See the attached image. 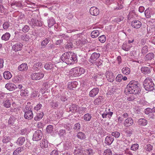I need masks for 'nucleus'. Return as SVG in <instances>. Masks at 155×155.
<instances>
[{"label":"nucleus","mask_w":155,"mask_h":155,"mask_svg":"<svg viewBox=\"0 0 155 155\" xmlns=\"http://www.w3.org/2000/svg\"><path fill=\"white\" fill-rule=\"evenodd\" d=\"M61 59L62 61L68 65L72 64L78 61L76 54L70 51L64 53L61 56Z\"/></svg>","instance_id":"nucleus-1"},{"label":"nucleus","mask_w":155,"mask_h":155,"mask_svg":"<svg viewBox=\"0 0 155 155\" xmlns=\"http://www.w3.org/2000/svg\"><path fill=\"white\" fill-rule=\"evenodd\" d=\"M139 84L137 81L132 80L130 82L127 86V91L130 94H136L140 91Z\"/></svg>","instance_id":"nucleus-2"},{"label":"nucleus","mask_w":155,"mask_h":155,"mask_svg":"<svg viewBox=\"0 0 155 155\" xmlns=\"http://www.w3.org/2000/svg\"><path fill=\"white\" fill-rule=\"evenodd\" d=\"M143 83V87L146 90L151 91L154 89V84L151 78H146Z\"/></svg>","instance_id":"nucleus-3"},{"label":"nucleus","mask_w":155,"mask_h":155,"mask_svg":"<svg viewBox=\"0 0 155 155\" xmlns=\"http://www.w3.org/2000/svg\"><path fill=\"white\" fill-rule=\"evenodd\" d=\"M71 72H72L74 76L77 77L84 74L85 72V70L83 68L81 67H77L72 69Z\"/></svg>","instance_id":"nucleus-4"},{"label":"nucleus","mask_w":155,"mask_h":155,"mask_svg":"<svg viewBox=\"0 0 155 155\" xmlns=\"http://www.w3.org/2000/svg\"><path fill=\"white\" fill-rule=\"evenodd\" d=\"M23 110L25 112L24 117L25 119L30 120L33 118V114L32 111L28 106H26Z\"/></svg>","instance_id":"nucleus-5"},{"label":"nucleus","mask_w":155,"mask_h":155,"mask_svg":"<svg viewBox=\"0 0 155 155\" xmlns=\"http://www.w3.org/2000/svg\"><path fill=\"white\" fill-rule=\"evenodd\" d=\"M44 76V74L43 73H35L32 74L31 75V77L33 80H38L43 78Z\"/></svg>","instance_id":"nucleus-6"},{"label":"nucleus","mask_w":155,"mask_h":155,"mask_svg":"<svg viewBox=\"0 0 155 155\" xmlns=\"http://www.w3.org/2000/svg\"><path fill=\"white\" fill-rule=\"evenodd\" d=\"M42 136V133L40 130L36 131L33 136V140L34 141H38L40 140Z\"/></svg>","instance_id":"nucleus-7"},{"label":"nucleus","mask_w":155,"mask_h":155,"mask_svg":"<svg viewBox=\"0 0 155 155\" xmlns=\"http://www.w3.org/2000/svg\"><path fill=\"white\" fill-rule=\"evenodd\" d=\"M28 22L33 28L35 26H41L42 25V23L41 21L35 18H31Z\"/></svg>","instance_id":"nucleus-8"},{"label":"nucleus","mask_w":155,"mask_h":155,"mask_svg":"<svg viewBox=\"0 0 155 155\" xmlns=\"http://www.w3.org/2000/svg\"><path fill=\"white\" fill-rule=\"evenodd\" d=\"M155 13V9L154 8H148L145 11L144 14L145 17L147 18L151 17V15H154Z\"/></svg>","instance_id":"nucleus-9"},{"label":"nucleus","mask_w":155,"mask_h":155,"mask_svg":"<svg viewBox=\"0 0 155 155\" xmlns=\"http://www.w3.org/2000/svg\"><path fill=\"white\" fill-rule=\"evenodd\" d=\"M106 77L108 81L110 82H113L114 80V76L113 73L109 71H108L106 73Z\"/></svg>","instance_id":"nucleus-10"},{"label":"nucleus","mask_w":155,"mask_h":155,"mask_svg":"<svg viewBox=\"0 0 155 155\" xmlns=\"http://www.w3.org/2000/svg\"><path fill=\"white\" fill-rule=\"evenodd\" d=\"M100 56V54L99 53H93L91 54L89 61L92 64H94Z\"/></svg>","instance_id":"nucleus-11"},{"label":"nucleus","mask_w":155,"mask_h":155,"mask_svg":"<svg viewBox=\"0 0 155 155\" xmlns=\"http://www.w3.org/2000/svg\"><path fill=\"white\" fill-rule=\"evenodd\" d=\"M69 111L72 113H74L76 112H78L79 113H81V111L78 110V106L76 104H72L70 105Z\"/></svg>","instance_id":"nucleus-12"},{"label":"nucleus","mask_w":155,"mask_h":155,"mask_svg":"<svg viewBox=\"0 0 155 155\" xmlns=\"http://www.w3.org/2000/svg\"><path fill=\"white\" fill-rule=\"evenodd\" d=\"M142 23L141 22L138 20H134L131 23V25L135 28H139L141 26Z\"/></svg>","instance_id":"nucleus-13"},{"label":"nucleus","mask_w":155,"mask_h":155,"mask_svg":"<svg viewBox=\"0 0 155 155\" xmlns=\"http://www.w3.org/2000/svg\"><path fill=\"white\" fill-rule=\"evenodd\" d=\"M23 80V76L20 74L16 75L12 78V81L15 83L22 82Z\"/></svg>","instance_id":"nucleus-14"},{"label":"nucleus","mask_w":155,"mask_h":155,"mask_svg":"<svg viewBox=\"0 0 155 155\" xmlns=\"http://www.w3.org/2000/svg\"><path fill=\"white\" fill-rule=\"evenodd\" d=\"M134 123V120L132 118L128 117L124 120V124L125 127H128L132 126Z\"/></svg>","instance_id":"nucleus-15"},{"label":"nucleus","mask_w":155,"mask_h":155,"mask_svg":"<svg viewBox=\"0 0 155 155\" xmlns=\"http://www.w3.org/2000/svg\"><path fill=\"white\" fill-rule=\"evenodd\" d=\"M5 87L9 91H13L17 88L15 84L12 83H8L6 84Z\"/></svg>","instance_id":"nucleus-16"},{"label":"nucleus","mask_w":155,"mask_h":155,"mask_svg":"<svg viewBox=\"0 0 155 155\" xmlns=\"http://www.w3.org/2000/svg\"><path fill=\"white\" fill-rule=\"evenodd\" d=\"M137 100L134 101L135 102V104L138 105L139 106H142L147 105L148 104V103L143 99L138 98Z\"/></svg>","instance_id":"nucleus-17"},{"label":"nucleus","mask_w":155,"mask_h":155,"mask_svg":"<svg viewBox=\"0 0 155 155\" xmlns=\"http://www.w3.org/2000/svg\"><path fill=\"white\" fill-rule=\"evenodd\" d=\"M23 45L20 43H17L12 47L13 50L15 52L21 51L22 49Z\"/></svg>","instance_id":"nucleus-18"},{"label":"nucleus","mask_w":155,"mask_h":155,"mask_svg":"<svg viewBox=\"0 0 155 155\" xmlns=\"http://www.w3.org/2000/svg\"><path fill=\"white\" fill-rule=\"evenodd\" d=\"M99 91V90L98 88H94L90 91L89 96L92 97H95L98 93Z\"/></svg>","instance_id":"nucleus-19"},{"label":"nucleus","mask_w":155,"mask_h":155,"mask_svg":"<svg viewBox=\"0 0 155 155\" xmlns=\"http://www.w3.org/2000/svg\"><path fill=\"white\" fill-rule=\"evenodd\" d=\"M90 14L96 16L98 15L99 11L98 8L95 7H92L90 9Z\"/></svg>","instance_id":"nucleus-20"},{"label":"nucleus","mask_w":155,"mask_h":155,"mask_svg":"<svg viewBox=\"0 0 155 155\" xmlns=\"http://www.w3.org/2000/svg\"><path fill=\"white\" fill-rule=\"evenodd\" d=\"M114 140V138L111 136H107L105 140V143L107 145H111Z\"/></svg>","instance_id":"nucleus-21"},{"label":"nucleus","mask_w":155,"mask_h":155,"mask_svg":"<svg viewBox=\"0 0 155 155\" xmlns=\"http://www.w3.org/2000/svg\"><path fill=\"white\" fill-rule=\"evenodd\" d=\"M28 69V66L26 63L22 64L18 67V69L20 71H27Z\"/></svg>","instance_id":"nucleus-22"},{"label":"nucleus","mask_w":155,"mask_h":155,"mask_svg":"<svg viewBox=\"0 0 155 155\" xmlns=\"http://www.w3.org/2000/svg\"><path fill=\"white\" fill-rule=\"evenodd\" d=\"M25 137H21L18 138L16 141L17 144L19 146L23 145L25 141Z\"/></svg>","instance_id":"nucleus-23"},{"label":"nucleus","mask_w":155,"mask_h":155,"mask_svg":"<svg viewBox=\"0 0 155 155\" xmlns=\"http://www.w3.org/2000/svg\"><path fill=\"white\" fill-rule=\"evenodd\" d=\"M71 147V143L69 140L65 141L63 144L64 150H68Z\"/></svg>","instance_id":"nucleus-24"},{"label":"nucleus","mask_w":155,"mask_h":155,"mask_svg":"<svg viewBox=\"0 0 155 155\" xmlns=\"http://www.w3.org/2000/svg\"><path fill=\"white\" fill-rule=\"evenodd\" d=\"M138 124L141 126H145L147 124V121L144 118H140L138 121Z\"/></svg>","instance_id":"nucleus-25"},{"label":"nucleus","mask_w":155,"mask_h":155,"mask_svg":"<svg viewBox=\"0 0 155 155\" xmlns=\"http://www.w3.org/2000/svg\"><path fill=\"white\" fill-rule=\"evenodd\" d=\"M48 26L51 28L52 26L55 23V21L53 17H50L47 20Z\"/></svg>","instance_id":"nucleus-26"},{"label":"nucleus","mask_w":155,"mask_h":155,"mask_svg":"<svg viewBox=\"0 0 155 155\" xmlns=\"http://www.w3.org/2000/svg\"><path fill=\"white\" fill-rule=\"evenodd\" d=\"M42 67V64L41 62H38L35 64L33 67V69L35 71L38 70Z\"/></svg>","instance_id":"nucleus-27"},{"label":"nucleus","mask_w":155,"mask_h":155,"mask_svg":"<svg viewBox=\"0 0 155 155\" xmlns=\"http://www.w3.org/2000/svg\"><path fill=\"white\" fill-rule=\"evenodd\" d=\"M44 115L43 112H39L36 114V116L34 117V120L35 121L39 120L43 117Z\"/></svg>","instance_id":"nucleus-28"},{"label":"nucleus","mask_w":155,"mask_h":155,"mask_svg":"<svg viewBox=\"0 0 155 155\" xmlns=\"http://www.w3.org/2000/svg\"><path fill=\"white\" fill-rule=\"evenodd\" d=\"M3 75L4 78L5 79L8 80L10 79L12 77V75L11 73L8 71H6L3 73Z\"/></svg>","instance_id":"nucleus-29"},{"label":"nucleus","mask_w":155,"mask_h":155,"mask_svg":"<svg viewBox=\"0 0 155 155\" xmlns=\"http://www.w3.org/2000/svg\"><path fill=\"white\" fill-rule=\"evenodd\" d=\"M2 105L5 107L8 108L11 106V104L9 100H4L2 103Z\"/></svg>","instance_id":"nucleus-30"},{"label":"nucleus","mask_w":155,"mask_h":155,"mask_svg":"<svg viewBox=\"0 0 155 155\" xmlns=\"http://www.w3.org/2000/svg\"><path fill=\"white\" fill-rule=\"evenodd\" d=\"M144 149L145 152H150L153 150V146L150 144H147L144 147Z\"/></svg>","instance_id":"nucleus-31"},{"label":"nucleus","mask_w":155,"mask_h":155,"mask_svg":"<svg viewBox=\"0 0 155 155\" xmlns=\"http://www.w3.org/2000/svg\"><path fill=\"white\" fill-rule=\"evenodd\" d=\"M10 36L11 35L9 33L6 32L2 35L1 39L2 40L7 41L9 39Z\"/></svg>","instance_id":"nucleus-32"},{"label":"nucleus","mask_w":155,"mask_h":155,"mask_svg":"<svg viewBox=\"0 0 155 155\" xmlns=\"http://www.w3.org/2000/svg\"><path fill=\"white\" fill-rule=\"evenodd\" d=\"M94 153V152L92 149L88 148L84 150V154L86 155H93Z\"/></svg>","instance_id":"nucleus-33"},{"label":"nucleus","mask_w":155,"mask_h":155,"mask_svg":"<svg viewBox=\"0 0 155 155\" xmlns=\"http://www.w3.org/2000/svg\"><path fill=\"white\" fill-rule=\"evenodd\" d=\"M131 47V46L127 43H124L122 45V48L124 51H128Z\"/></svg>","instance_id":"nucleus-34"},{"label":"nucleus","mask_w":155,"mask_h":155,"mask_svg":"<svg viewBox=\"0 0 155 155\" xmlns=\"http://www.w3.org/2000/svg\"><path fill=\"white\" fill-rule=\"evenodd\" d=\"M154 55L153 53H150L147 54L145 57L146 61H150L152 60L154 57Z\"/></svg>","instance_id":"nucleus-35"},{"label":"nucleus","mask_w":155,"mask_h":155,"mask_svg":"<svg viewBox=\"0 0 155 155\" xmlns=\"http://www.w3.org/2000/svg\"><path fill=\"white\" fill-rule=\"evenodd\" d=\"M40 146L42 148H46L48 147L47 141L45 139H43L40 143Z\"/></svg>","instance_id":"nucleus-36"},{"label":"nucleus","mask_w":155,"mask_h":155,"mask_svg":"<svg viewBox=\"0 0 155 155\" xmlns=\"http://www.w3.org/2000/svg\"><path fill=\"white\" fill-rule=\"evenodd\" d=\"M141 71L142 72L145 74H149L150 72V68L147 67H142Z\"/></svg>","instance_id":"nucleus-37"},{"label":"nucleus","mask_w":155,"mask_h":155,"mask_svg":"<svg viewBox=\"0 0 155 155\" xmlns=\"http://www.w3.org/2000/svg\"><path fill=\"white\" fill-rule=\"evenodd\" d=\"M122 72L124 74L127 75L130 73V69L127 67H124L122 69Z\"/></svg>","instance_id":"nucleus-38"},{"label":"nucleus","mask_w":155,"mask_h":155,"mask_svg":"<svg viewBox=\"0 0 155 155\" xmlns=\"http://www.w3.org/2000/svg\"><path fill=\"white\" fill-rule=\"evenodd\" d=\"M99 34V31L97 30H95L92 32L91 34V36L92 38H95L98 36Z\"/></svg>","instance_id":"nucleus-39"},{"label":"nucleus","mask_w":155,"mask_h":155,"mask_svg":"<svg viewBox=\"0 0 155 155\" xmlns=\"http://www.w3.org/2000/svg\"><path fill=\"white\" fill-rule=\"evenodd\" d=\"M77 136L78 138L81 140L84 139L86 137L85 134L81 132H79L77 134Z\"/></svg>","instance_id":"nucleus-40"},{"label":"nucleus","mask_w":155,"mask_h":155,"mask_svg":"<svg viewBox=\"0 0 155 155\" xmlns=\"http://www.w3.org/2000/svg\"><path fill=\"white\" fill-rule=\"evenodd\" d=\"M58 134L60 138H64L66 135V130L64 129L60 130L58 132Z\"/></svg>","instance_id":"nucleus-41"},{"label":"nucleus","mask_w":155,"mask_h":155,"mask_svg":"<svg viewBox=\"0 0 155 155\" xmlns=\"http://www.w3.org/2000/svg\"><path fill=\"white\" fill-rule=\"evenodd\" d=\"M24 150L23 147H19L15 150L13 153V155H18Z\"/></svg>","instance_id":"nucleus-42"},{"label":"nucleus","mask_w":155,"mask_h":155,"mask_svg":"<svg viewBox=\"0 0 155 155\" xmlns=\"http://www.w3.org/2000/svg\"><path fill=\"white\" fill-rule=\"evenodd\" d=\"M77 82L76 81H73L71 83L69 82L68 83V87L71 89L75 88L77 87Z\"/></svg>","instance_id":"nucleus-43"},{"label":"nucleus","mask_w":155,"mask_h":155,"mask_svg":"<svg viewBox=\"0 0 155 155\" xmlns=\"http://www.w3.org/2000/svg\"><path fill=\"white\" fill-rule=\"evenodd\" d=\"M50 41V40L48 38H45L41 42V45L42 47H45L48 43Z\"/></svg>","instance_id":"nucleus-44"},{"label":"nucleus","mask_w":155,"mask_h":155,"mask_svg":"<svg viewBox=\"0 0 155 155\" xmlns=\"http://www.w3.org/2000/svg\"><path fill=\"white\" fill-rule=\"evenodd\" d=\"M86 43L85 40H79L76 42V45L78 47H80L83 46Z\"/></svg>","instance_id":"nucleus-45"},{"label":"nucleus","mask_w":155,"mask_h":155,"mask_svg":"<svg viewBox=\"0 0 155 155\" xmlns=\"http://www.w3.org/2000/svg\"><path fill=\"white\" fill-rule=\"evenodd\" d=\"M53 64L51 62H49L45 65L44 67L47 70H51L53 68Z\"/></svg>","instance_id":"nucleus-46"},{"label":"nucleus","mask_w":155,"mask_h":155,"mask_svg":"<svg viewBox=\"0 0 155 155\" xmlns=\"http://www.w3.org/2000/svg\"><path fill=\"white\" fill-rule=\"evenodd\" d=\"M91 116L90 114L87 113L84 115L83 118L85 121H89L91 118Z\"/></svg>","instance_id":"nucleus-47"},{"label":"nucleus","mask_w":155,"mask_h":155,"mask_svg":"<svg viewBox=\"0 0 155 155\" xmlns=\"http://www.w3.org/2000/svg\"><path fill=\"white\" fill-rule=\"evenodd\" d=\"M124 131L127 137H130L133 133V130L130 129H126Z\"/></svg>","instance_id":"nucleus-48"},{"label":"nucleus","mask_w":155,"mask_h":155,"mask_svg":"<svg viewBox=\"0 0 155 155\" xmlns=\"http://www.w3.org/2000/svg\"><path fill=\"white\" fill-rule=\"evenodd\" d=\"M139 144L137 143L133 144L130 147V149L134 151L137 150L139 148Z\"/></svg>","instance_id":"nucleus-49"},{"label":"nucleus","mask_w":155,"mask_h":155,"mask_svg":"<svg viewBox=\"0 0 155 155\" xmlns=\"http://www.w3.org/2000/svg\"><path fill=\"white\" fill-rule=\"evenodd\" d=\"M10 23L8 21L5 22L2 25L3 28L4 30H7L9 27Z\"/></svg>","instance_id":"nucleus-50"},{"label":"nucleus","mask_w":155,"mask_h":155,"mask_svg":"<svg viewBox=\"0 0 155 155\" xmlns=\"http://www.w3.org/2000/svg\"><path fill=\"white\" fill-rule=\"evenodd\" d=\"M137 95L136 94H133L131 95L129 97L127 98V100L128 101H132L136 99Z\"/></svg>","instance_id":"nucleus-51"},{"label":"nucleus","mask_w":155,"mask_h":155,"mask_svg":"<svg viewBox=\"0 0 155 155\" xmlns=\"http://www.w3.org/2000/svg\"><path fill=\"white\" fill-rule=\"evenodd\" d=\"M28 93V91L26 89L21 90L20 91V95L22 96H26L27 95Z\"/></svg>","instance_id":"nucleus-52"},{"label":"nucleus","mask_w":155,"mask_h":155,"mask_svg":"<svg viewBox=\"0 0 155 155\" xmlns=\"http://www.w3.org/2000/svg\"><path fill=\"white\" fill-rule=\"evenodd\" d=\"M46 131L48 133H51L53 131V126L51 125L48 126L46 128Z\"/></svg>","instance_id":"nucleus-53"},{"label":"nucleus","mask_w":155,"mask_h":155,"mask_svg":"<svg viewBox=\"0 0 155 155\" xmlns=\"http://www.w3.org/2000/svg\"><path fill=\"white\" fill-rule=\"evenodd\" d=\"M148 47L147 45L144 46L142 48L141 50V53L142 54H145L148 51Z\"/></svg>","instance_id":"nucleus-54"},{"label":"nucleus","mask_w":155,"mask_h":155,"mask_svg":"<svg viewBox=\"0 0 155 155\" xmlns=\"http://www.w3.org/2000/svg\"><path fill=\"white\" fill-rule=\"evenodd\" d=\"M103 154L104 155H112V151L110 149H108L104 151Z\"/></svg>","instance_id":"nucleus-55"},{"label":"nucleus","mask_w":155,"mask_h":155,"mask_svg":"<svg viewBox=\"0 0 155 155\" xmlns=\"http://www.w3.org/2000/svg\"><path fill=\"white\" fill-rule=\"evenodd\" d=\"M15 119L13 117H11L8 120V124L9 125H12L14 123Z\"/></svg>","instance_id":"nucleus-56"},{"label":"nucleus","mask_w":155,"mask_h":155,"mask_svg":"<svg viewBox=\"0 0 155 155\" xmlns=\"http://www.w3.org/2000/svg\"><path fill=\"white\" fill-rule=\"evenodd\" d=\"M111 135L115 138H118L120 136V133L117 131H115L112 132Z\"/></svg>","instance_id":"nucleus-57"},{"label":"nucleus","mask_w":155,"mask_h":155,"mask_svg":"<svg viewBox=\"0 0 155 155\" xmlns=\"http://www.w3.org/2000/svg\"><path fill=\"white\" fill-rule=\"evenodd\" d=\"M99 40L101 43H104L106 41V38L105 35H102L98 38Z\"/></svg>","instance_id":"nucleus-58"},{"label":"nucleus","mask_w":155,"mask_h":155,"mask_svg":"<svg viewBox=\"0 0 155 155\" xmlns=\"http://www.w3.org/2000/svg\"><path fill=\"white\" fill-rule=\"evenodd\" d=\"M6 9L2 5H0V14H3L6 12Z\"/></svg>","instance_id":"nucleus-59"},{"label":"nucleus","mask_w":155,"mask_h":155,"mask_svg":"<svg viewBox=\"0 0 155 155\" xmlns=\"http://www.w3.org/2000/svg\"><path fill=\"white\" fill-rule=\"evenodd\" d=\"M10 140V138L9 137L5 136L4 137L2 140V141L3 143H8Z\"/></svg>","instance_id":"nucleus-60"},{"label":"nucleus","mask_w":155,"mask_h":155,"mask_svg":"<svg viewBox=\"0 0 155 155\" xmlns=\"http://www.w3.org/2000/svg\"><path fill=\"white\" fill-rule=\"evenodd\" d=\"M21 38L24 41H27L29 40L30 38L28 35L25 34L21 36Z\"/></svg>","instance_id":"nucleus-61"},{"label":"nucleus","mask_w":155,"mask_h":155,"mask_svg":"<svg viewBox=\"0 0 155 155\" xmlns=\"http://www.w3.org/2000/svg\"><path fill=\"white\" fill-rule=\"evenodd\" d=\"M122 75L121 74H118L116 78V81L118 82H120L122 81Z\"/></svg>","instance_id":"nucleus-62"},{"label":"nucleus","mask_w":155,"mask_h":155,"mask_svg":"<svg viewBox=\"0 0 155 155\" xmlns=\"http://www.w3.org/2000/svg\"><path fill=\"white\" fill-rule=\"evenodd\" d=\"M73 45L71 43H68L66 44L64 47L67 49H70L73 47Z\"/></svg>","instance_id":"nucleus-63"},{"label":"nucleus","mask_w":155,"mask_h":155,"mask_svg":"<svg viewBox=\"0 0 155 155\" xmlns=\"http://www.w3.org/2000/svg\"><path fill=\"white\" fill-rule=\"evenodd\" d=\"M101 98L98 97L94 101V103L95 104L97 105H99L101 103Z\"/></svg>","instance_id":"nucleus-64"}]
</instances>
